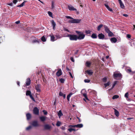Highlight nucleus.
Masks as SVG:
<instances>
[{"label": "nucleus", "instance_id": "22", "mask_svg": "<svg viewBox=\"0 0 135 135\" xmlns=\"http://www.w3.org/2000/svg\"><path fill=\"white\" fill-rule=\"evenodd\" d=\"M93 38H97V36L95 33H93L92 34L91 36Z\"/></svg>", "mask_w": 135, "mask_h": 135}, {"label": "nucleus", "instance_id": "38", "mask_svg": "<svg viewBox=\"0 0 135 135\" xmlns=\"http://www.w3.org/2000/svg\"><path fill=\"white\" fill-rule=\"evenodd\" d=\"M83 95L85 97V98L86 99H87V100H88V98L87 97V94H86V93H84V94H83Z\"/></svg>", "mask_w": 135, "mask_h": 135}, {"label": "nucleus", "instance_id": "53", "mask_svg": "<svg viewBox=\"0 0 135 135\" xmlns=\"http://www.w3.org/2000/svg\"><path fill=\"white\" fill-rule=\"evenodd\" d=\"M64 95L63 93H62L61 92H60L59 93V95L60 96H62Z\"/></svg>", "mask_w": 135, "mask_h": 135}, {"label": "nucleus", "instance_id": "5", "mask_svg": "<svg viewBox=\"0 0 135 135\" xmlns=\"http://www.w3.org/2000/svg\"><path fill=\"white\" fill-rule=\"evenodd\" d=\"M98 37L99 39H104L105 36L102 33L99 34L98 35Z\"/></svg>", "mask_w": 135, "mask_h": 135}, {"label": "nucleus", "instance_id": "4", "mask_svg": "<svg viewBox=\"0 0 135 135\" xmlns=\"http://www.w3.org/2000/svg\"><path fill=\"white\" fill-rule=\"evenodd\" d=\"M33 113L36 115H38L39 114V110L37 107H35L33 109Z\"/></svg>", "mask_w": 135, "mask_h": 135}, {"label": "nucleus", "instance_id": "18", "mask_svg": "<svg viewBox=\"0 0 135 135\" xmlns=\"http://www.w3.org/2000/svg\"><path fill=\"white\" fill-rule=\"evenodd\" d=\"M114 76L115 77H120L122 75L120 73H114Z\"/></svg>", "mask_w": 135, "mask_h": 135}, {"label": "nucleus", "instance_id": "46", "mask_svg": "<svg viewBox=\"0 0 135 135\" xmlns=\"http://www.w3.org/2000/svg\"><path fill=\"white\" fill-rule=\"evenodd\" d=\"M84 81L85 82V83H89L90 82V80H88V79H85L84 80Z\"/></svg>", "mask_w": 135, "mask_h": 135}, {"label": "nucleus", "instance_id": "47", "mask_svg": "<svg viewBox=\"0 0 135 135\" xmlns=\"http://www.w3.org/2000/svg\"><path fill=\"white\" fill-rule=\"evenodd\" d=\"M65 17L68 19H70L71 20L73 19V18L71 17L70 16H65Z\"/></svg>", "mask_w": 135, "mask_h": 135}, {"label": "nucleus", "instance_id": "62", "mask_svg": "<svg viewBox=\"0 0 135 135\" xmlns=\"http://www.w3.org/2000/svg\"><path fill=\"white\" fill-rule=\"evenodd\" d=\"M61 128L62 129H63V130H65V127H62Z\"/></svg>", "mask_w": 135, "mask_h": 135}, {"label": "nucleus", "instance_id": "48", "mask_svg": "<svg viewBox=\"0 0 135 135\" xmlns=\"http://www.w3.org/2000/svg\"><path fill=\"white\" fill-rule=\"evenodd\" d=\"M85 32L86 34H89L90 33L91 31L90 30H87Z\"/></svg>", "mask_w": 135, "mask_h": 135}, {"label": "nucleus", "instance_id": "33", "mask_svg": "<svg viewBox=\"0 0 135 135\" xmlns=\"http://www.w3.org/2000/svg\"><path fill=\"white\" fill-rule=\"evenodd\" d=\"M119 97V96L118 95H115L113 96L112 97V99H117Z\"/></svg>", "mask_w": 135, "mask_h": 135}, {"label": "nucleus", "instance_id": "51", "mask_svg": "<svg viewBox=\"0 0 135 135\" xmlns=\"http://www.w3.org/2000/svg\"><path fill=\"white\" fill-rule=\"evenodd\" d=\"M128 92H127L125 94V95H124L125 97L127 98H128Z\"/></svg>", "mask_w": 135, "mask_h": 135}, {"label": "nucleus", "instance_id": "6", "mask_svg": "<svg viewBox=\"0 0 135 135\" xmlns=\"http://www.w3.org/2000/svg\"><path fill=\"white\" fill-rule=\"evenodd\" d=\"M68 8L70 11H77V9L71 5L68 6Z\"/></svg>", "mask_w": 135, "mask_h": 135}, {"label": "nucleus", "instance_id": "58", "mask_svg": "<svg viewBox=\"0 0 135 135\" xmlns=\"http://www.w3.org/2000/svg\"><path fill=\"white\" fill-rule=\"evenodd\" d=\"M20 23V21H16V22H15V23L16 24H18L19 23Z\"/></svg>", "mask_w": 135, "mask_h": 135}, {"label": "nucleus", "instance_id": "63", "mask_svg": "<svg viewBox=\"0 0 135 135\" xmlns=\"http://www.w3.org/2000/svg\"><path fill=\"white\" fill-rule=\"evenodd\" d=\"M17 84L18 85H19V86H20V82H19V81H17Z\"/></svg>", "mask_w": 135, "mask_h": 135}, {"label": "nucleus", "instance_id": "44", "mask_svg": "<svg viewBox=\"0 0 135 135\" xmlns=\"http://www.w3.org/2000/svg\"><path fill=\"white\" fill-rule=\"evenodd\" d=\"M52 5H51V8L52 9H53L54 8V1H52Z\"/></svg>", "mask_w": 135, "mask_h": 135}, {"label": "nucleus", "instance_id": "27", "mask_svg": "<svg viewBox=\"0 0 135 135\" xmlns=\"http://www.w3.org/2000/svg\"><path fill=\"white\" fill-rule=\"evenodd\" d=\"M40 42H41L40 40H38L36 39L33 40L32 41V43H39Z\"/></svg>", "mask_w": 135, "mask_h": 135}, {"label": "nucleus", "instance_id": "61", "mask_svg": "<svg viewBox=\"0 0 135 135\" xmlns=\"http://www.w3.org/2000/svg\"><path fill=\"white\" fill-rule=\"evenodd\" d=\"M64 30L65 31H67L68 32H69V31L68 29L66 28H65L64 29Z\"/></svg>", "mask_w": 135, "mask_h": 135}, {"label": "nucleus", "instance_id": "50", "mask_svg": "<svg viewBox=\"0 0 135 135\" xmlns=\"http://www.w3.org/2000/svg\"><path fill=\"white\" fill-rule=\"evenodd\" d=\"M56 36L57 38H60L61 37L60 35H56Z\"/></svg>", "mask_w": 135, "mask_h": 135}, {"label": "nucleus", "instance_id": "9", "mask_svg": "<svg viewBox=\"0 0 135 135\" xmlns=\"http://www.w3.org/2000/svg\"><path fill=\"white\" fill-rule=\"evenodd\" d=\"M31 83V80L29 78H28L27 80L26 83V85L27 86L29 85Z\"/></svg>", "mask_w": 135, "mask_h": 135}, {"label": "nucleus", "instance_id": "29", "mask_svg": "<svg viewBox=\"0 0 135 135\" xmlns=\"http://www.w3.org/2000/svg\"><path fill=\"white\" fill-rule=\"evenodd\" d=\"M31 94V92L29 90H27L26 91V95L27 96H29Z\"/></svg>", "mask_w": 135, "mask_h": 135}, {"label": "nucleus", "instance_id": "41", "mask_svg": "<svg viewBox=\"0 0 135 135\" xmlns=\"http://www.w3.org/2000/svg\"><path fill=\"white\" fill-rule=\"evenodd\" d=\"M66 118L67 120L68 121L71 119V118L70 117V116L67 117Z\"/></svg>", "mask_w": 135, "mask_h": 135}, {"label": "nucleus", "instance_id": "43", "mask_svg": "<svg viewBox=\"0 0 135 135\" xmlns=\"http://www.w3.org/2000/svg\"><path fill=\"white\" fill-rule=\"evenodd\" d=\"M30 97V98H31V99L33 100V101H35V99H34V98H33V97L32 96V95H31H31H29Z\"/></svg>", "mask_w": 135, "mask_h": 135}, {"label": "nucleus", "instance_id": "40", "mask_svg": "<svg viewBox=\"0 0 135 135\" xmlns=\"http://www.w3.org/2000/svg\"><path fill=\"white\" fill-rule=\"evenodd\" d=\"M61 122L59 121H58L56 123V126H59L61 125Z\"/></svg>", "mask_w": 135, "mask_h": 135}, {"label": "nucleus", "instance_id": "1", "mask_svg": "<svg viewBox=\"0 0 135 135\" xmlns=\"http://www.w3.org/2000/svg\"><path fill=\"white\" fill-rule=\"evenodd\" d=\"M76 32L78 34V36H77V39L81 40L83 39L85 37V35L83 33L81 32L80 31H76Z\"/></svg>", "mask_w": 135, "mask_h": 135}, {"label": "nucleus", "instance_id": "11", "mask_svg": "<svg viewBox=\"0 0 135 135\" xmlns=\"http://www.w3.org/2000/svg\"><path fill=\"white\" fill-rule=\"evenodd\" d=\"M110 40L111 42L112 43H115L117 41V39L115 37H112Z\"/></svg>", "mask_w": 135, "mask_h": 135}, {"label": "nucleus", "instance_id": "64", "mask_svg": "<svg viewBox=\"0 0 135 135\" xmlns=\"http://www.w3.org/2000/svg\"><path fill=\"white\" fill-rule=\"evenodd\" d=\"M62 96L64 98H65L66 97V95L65 94H64Z\"/></svg>", "mask_w": 135, "mask_h": 135}, {"label": "nucleus", "instance_id": "59", "mask_svg": "<svg viewBox=\"0 0 135 135\" xmlns=\"http://www.w3.org/2000/svg\"><path fill=\"white\" fill-rule=\"evenodd\" d=\"M70 59H71V60L72 61H73V62H74V59H73V57H71V58H70Z\"/></svg>", "mask_w": 135, "mask_h": 135}, {"label": "nucleus", "instance_id": "54", "mask_svg": "<svg viewBox=\"0 0 135 135\" xmlns=\"http://www.w3.org/2000/svg\"><path fill=\"white\" fill-rule=\"evenodd\" d=\"M18 2L17 0H14L13 2L14 3L16 4Z\"/></svg>", "mask_w": 135, "mask_h": 135}, {"label": "nucleus", "instance_id": "20", "mask_svg": "<svg viewBox=\"0 0 135 135\" xmlns=\"http://www.w3.org/2000/svg\"><path fill=\"white\" fill-rule=\"evenodd\" d=\"M109 36L111 37L114 36V34L110 31L107 33Z\"/></svg>", "mask_w": 135, "mask_h": 135}, {"label": "nucleus", "instance_id": "16", "mask_svg": "<svg viewBox=\"0 0 135 135\" xmlns=\"http://www.w3.org/2000/svg\"><path fill=\"white\" fill-rule=\"evenodd\" d=\"M104 28L106 32L107 33L110 31L108 27L106 25H104Z\"/></svg>", "mask_w": 135, "mask_h": 135}, {"label": "nucleus", "instance_id": "30", "mask_svg": "<svg viewBox=\"0 0 135 135\" xmlns=\"http://www.w3.org/2000/svg\"><path fill=\"white\" fill-rule=\"evenodd\" d=\"M76 127L81 128L83 127V124H81L76 125Z\"/></svg>", "mask_w": 135, "mask_h": 135}, {"label": "nucleus", "instance_id": "39", "mask_svg": "<svg viewBox=\"0 0 135 135\" xmlns=\"http://www.w3.org/2000/svg\"><path fill=\"white\" fill-rule=\"evenodd\" d=\"M60 81L62 83H63L65 81V79L63 78H61L60 79Z\"/></svg>", "mask_w": 135, "mask_h": 135}, {"label": "nucleus", "instance_id": "42", "mask_svg": "<svg viewBox=\"0 0 135 135\" xmlns=\"http://www.w3.org/2000/svg\"><path fill=\"white\" fill-rule=\"evenodd\" d=\"M32 128V127L31 126H30L26 128V129L27 130H29L30 129Z\"/></svg>", "mask_w": 135, "mask_h": 135}, {"label": "nucleus", "instance_id": "26", "mask_svg": "<svg viewBox=\"0 0 135 135\" xmlns=\"http://www.w3.org/2000/svg\"><path fill=\"white\" fill-rule=\"evenodd\" d=\"M73 94L71 93L68 95L67 97V98L68 100V101H69L70 98L71 97V96Z\"/></svg>", "mask_w": 135, "mask_h": 135}, {"label": "nucleus", "instance_id": "34", "mask_svg": "<svg viewBox=\"0 0 135 135\" xmlns=\"http://www.w3.org/2000/svg\"><path fill=\"white\" fill-rule=\"evenodd\" d=\"M24 5H25V4L23 2L17 6V7H23V6H24Z\"/></svg>", "mask_w": 135, "mask_h": 135}, {"label": "nucleus", "instance_id": "49", "mask_svg": "<svg viewBox=\"0 0 135 135\" xmlns=\"http://www.w3.org/2000/svg\"><path fill=\"white\" fill-rule=\"evenodd\" d=\"M127 72L128 73H131L132 72L131 70V69H127L126 70Z\"/></svg>", "mask_w": 135, "mask_h": 135}, {"label": "nucleus", "instance_id": "45", "mask_svg": "<svg viewBox=\"0 0 135 135\" xmlns=\"http://www.w3.org/2000/svg\"><path fill=\"white\" fill-rule=\"evenodd\" d=\"M107 81V78L106 77H104L103 79V81L106 82Z\"/></svg>", "mask_w": 135, "mask_h": 135}, {"label": "nucleus", "instance_id": "52", "mask_svg": "<svg viewBox=\"0 0 135 135\" xmlns=\"http://www.w3.org/2000/svg\"><path fill=\"white\" fill-rule=\"evenodd\" d=\"M43 112L44 114L45 115H46L47 114V112L45 110H43Z\"/></svg>", "mask_w": 135, "mask_h": 135}, {"label": "nucleus", "instance_id": "10", "mask_svg": "<svg viewBox=\"0 0 135 135\" xmlns=\"http://www.w3.org/2000/svg\"><path fill=\"white\" fill-rule=\"evenodd\" d=\"M40 86L39 85H38L35 86V88L37 92H40L41 91L40 89Z\"/></svg>", "mask_w": 135, "mask_h": 135}, {"label": "nucleus", "instance_id": "60", "mask_svg": "<svg viewBox=\"0 0 135 135\" xmlns=\"http://www.w3.org/2000/svg\"><path fill=\"white\" fill-rule=\"evenodd\" d=\"M127 37L128 38H130L131 37V36H130V35H129V34H128L127 35Z\"/></svg>", "mask_w": 135, "mask_h": 135}, {"label": "nucleus", "instance_id": "36", "mask_svg": "<svg viewBox=\"0 0 135 135\" xmlns=\"http://www.w3.org/2000/svg\"><path fill=\"white\" fill-rule=\"evenodd\" d=\"M116 84H117V81H115L114 83L112 86V88H111V90L115 86V85Z\"/></svg>", "mask_w": 135, "mask_h": 135}, {"label": "nucleus", "instance_id": "31", "mask_svg": "<svg viewBox=\"0 0 135 135\" xmlns=\"http://www.w3.org/2000/svg\"><path fill=\"white\" fill-rule=\"evenodd\" d=\"M41 40L43 42H45L46 41V40L45 37L44 36H43L41 38Z\"/></svg>", "mask_w": 135, "mask_h": 135}, {"label": "nucleus", "instance_id": "8", "mask_svg": "<svg viewBox=\"0 0 135 135\" xmlns=\"http://www.w3.org/2000/svg\"><path fill=\"white\" fill-rule=\"evenodd\" d=\"M104 5L108 9L109 11L111 12H113L112 9L110 7H109L107 4H105Z\"/></svg>", "mask_w": 135, "mask_h": 135}, {"label": "nucleus", "instance_id": "28", "mask_svg": "<svg viewBox=\"0 0 135 135\" xmlns=\"http://www.w3.org/2000/svg\"><path fill=\"white\" fill-rule=\"evenodd\" d=\"M103 26L102 24H101L98 26L97 27V30L98 31H99L100 30V28Z\"/></svg>", "mask_w": 135, "mask_h": 135}, {"label": "nucleus", "instance_id": "35", "mask_svg": "<svg viewBox=\"0 0 135 135\" xmlns=\"http://www.w3.org/2000/svg\"><path fill=\"white\" fill-rule=\"evenodd\" d=\"M86 65L87 66H89L91 64V63L89 62H86Z\"/></svg>", "mask_w": 135, "mask_h": 135}, {"label": "nucleus", "instance_id": "24", "mask_svg": "<svg viewBox=\"0 0 135 135\" xmlns=\"http://www.w3.org/2000/svg\"><path fill=\"white\" fill-rule=\"evenodd\" d=\"M58 115L59 118H60L61 116L63 114L61 110H60L59 111L58 113Z\"/></svg>", "mask_w": 135, "mask_h": 135}, {"label": "nucleus", "instance_id": "37", "mask_svg": "<svg viewBox=\"0 0 135 135\" xmlns=\"http://www.w3.org/2000/svg\"><path fill=\"white\" fill-rule=\"evenodd\" d=\"M48 13L50 17H52V13L50 11H48Z\"/></svg>", "mask_w": 135, "mask_h": 135}, {"label": "nucleus", "instance_id": "14", "mask_svg": "<svg viewBox=\"0 0 135 135\" xmlns=\"http://www.w3.org/2000/svg\"><path fill=\"white\" fill-rule=\"evenodd\" d=\"M51 22L53 26V29L54 30L56 25V23L54 20H52Z\"/></svg>", "mask_w": 135, "mask_h": 135}, {"label": "nucleus", "instance_id": "17", "mask_svg": "<svg viewBox=\"0 0 135 135\" xmlns=\"http://www.w3.org/2000/svg\"><path fill=\"white\" fill-rule=\"evenodd\" d=\"M86 73H87L89 75H91L93 73L92 71L90 70H87L85 71Z\"/></svg>", "mask_w": 135, "mask_h": 135}, {"label": "nucleus", "instance_id": "57", "mask_svg": "<svg viewBox=\"0 0 135 135\" xmlns=\"http://www.w3.org/2000/svg\"><path fill=\"white\" fill-rule=\"evenodd\" d=\"M123 16L126 17H127L128 16V15L126 14H124L123 15Z\"/></svg>", "mask_w": 135, "mask_h": 135}, {"label": "nucleus", "instance_id": "2", "mask_svg": "<svg viewBox=\"0 0 135 135\" xmlns=\"http://www.w3.org/2000/svg\"><path fill=\"white\" fill-rule=\"evenodd\" d=\"M65 37H69L71 41H76L77 40V36L75 35L68 34Z\"/></svg>", "mask_w": 135, "mask_h": 135}, {"label": "nucleus", "instance_id": "3", "mask_svg": "<svg viewBox=\"0 0 135 135\" xmlns=\"http://www.w3.org/2000/svg\"><path fill=\"white\" fill-rule=\"evenodd\" d=\"M81 20L78 19H73L72 20H70L69 21V23H79L80 22Z\"/></svg>", "mask_w": 135, "mask_h": 135}, {"label": "nucleus", "instance_id": "55", "mask_svg": "<svg viewBox=\"0 0 135 135\" xmlns=\"http://www.w3.org/2000/svg\"><path fill=\"white\" fill-rule=\"evenodd\" d=\"M68 130L70 132H71L73 131V128H69Z\"/></svg>", "mask_w": 135, "mask_h": 135}, {"label": "nucleus", "instance_id": "12", "mask_svg": "<svg viewBox=\"0 0 135 135\" xmlns=\"http://www.w3.org/2000/svg\"><path fill=\"white\" fill-rule=\"evenodd\" d=\"M62 74L61 70V69H59L56 73V75L59 76Z\"/></svg>", "mask_w": 135, "mask_h": 135}, {"label": "nucleus", "instance_id": "15", "mask_svg": "<svg viewBox=\"0 0 135 135\" xmlns=\"http://www.w3.org/2000/svg\"><path fill=\"white\" fill-rule=\"evenodd\" d=\"M115 114L117 117H118L119 115V112L116 109H114Z\"/></svg>", "mask_w": 135, "mask_h": 135}, {"label": "nucleus", "instance_id": "25", "mask_svg": "<svg viewBox=\"0 0 135 135\" xmlns=\"http://www.w3.org/2000/svg\"><path fill=\"white\" fill-rule=\"evenodd\" d=\"M50 36L51 37V41H54L55 40V37L54 36V35H51Z\"/></svg>", "mask_w": 135, "mask_h": 135}, {"label": "nucleus", "instance_id": "19", "mask_svg": "<svg viewBox=\"0 0 135 135\" xmlns=\"http://www.w3.org/2000/svg\"><path fill=\"white\" fill-rule=\"evenodd\" d=\"M26 116L27 120H29L31 117V115L29 113L27 114Z\"/></svg>", "mask_w": 135, "mask_h": 135}, {"label": "nucleus", "instance_id": "32", "mask_svg": "<svg viewBox=\"0 0 135 135\" xmlns=\"http://www.w3.org/2000/svg\"><path fill=\"white\" fill-rule=\"evenodd\" d=\"M110 81H108L107 83H105L104 84V85L105 86V88L107 86H109L110 84Z\"/></svg>", "mask_w": 135, "mask_h": 135}, {"label": "nucleus", "instance_id": "21", "mask_svg": "<svg viewBox=\"0 0 135 135\" xmlns=\"http://www.w3.org/2000/svg\"><path fill=\"white\" fill-rule=\"evenodd\" d=\"M32 125L34 127H36L38 126V124L37 121H34L32 122Z\"/></svg>", "mask_w": 135, "mask_h": 135}, {"label": "nucleus", "instance_id": "56", "mask_svg": "<svg viewBox=\"0 0 135 135\" xmlns=\"http://www.w3.org/2000/svg\"><path fill=\"white\" fill-rule=\"evenodd\" d=\"M69 75H70V76L72 78H73V76H72L71 73L70 72H69Z\"/></svg>", "mask_w": 135, "mask_h": 135}, {"label": "nucleus", "instance_id": "7", "mask_svg": "<svg viewBox=\"0 0 135 135\" xmlns=\"http://www.w3.org/2000/svg\"><path fill=\"white\" fill-rule=\"evenodd\" d=\"M119 3L120 5V7L122 9H124V4L122 2L121 0H118Z\"/></svg>", "mask_w": 135, "mask_h": 135}, {"label": "nucleus", "instance_id": "13", "mask_svg": "<svg viewBox=\"0 0 135 135\" xmlns=\"http://www.w3.org/2000/svg\"><path fill=\"white\" fill-rule=\"evenodd\" d=\"M44 128L45 129H49L51 127V126L48 124H46L44 126Z\"/></svg>", "mask_w": 135, "mask_h": 135}, {"label": "nucleus", "instance_id": "23", "mask_svg": "<svg viewBox=\"0 0 135 135\" xmlns=\"http://www.w3.org/2000/svg\"><path fill=\"white\" fill-rule=\"evenodd\" d=\"M40 119L43 122L45 120L46 117L44 116H42L40 117Z\"/></svg>", "mask_w": 135, "mask_h": 135}]
</instances>
